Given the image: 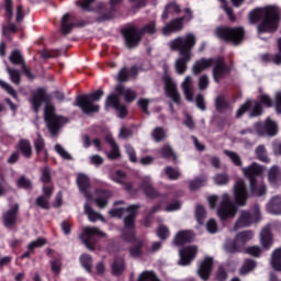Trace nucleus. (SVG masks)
Segmentation results:
<instances>
[{"label":"nucleus","instance_id":"obj_5","mask_svg":"<svg viewBox=\"0 0 281 281\" xmlns=\"http://www.w3.org/2000/svg\"><path fill=\"white\" fill-rule=\"evenodd\" d=\"M244 177L249 181V188L252 196H265L267 194V186L258 184V177L262 176V166L252 162L250 166L243 168Z\"/></svg>","mask_w":281,"mask_h":281},{"label":"nucleus","instance_id":"obj_36","mask_svg":"<svg viewBox=\"0 0 281 281\" xmlns=\"http://www.w3.org/2000/svg\"><path fill=\"white\" fill-rule=\"evenodd\" d=\"M261 245L263 249H271V245H273V237L271 236V229L263 228L261 231Z\"/></svg>","mask_w":281,"mask_h":281},{"label":"nucleus","instance_id":"obj_6","mask_svg":"<svg viewBox=\"0 0 281 281\" xmlns=\"http://www.w3.org/2000/svg\"><path fill=\"white\" fill-rule=\"evenodd\" d=\"M215 34L220 41L231 43L235 47L243 45L246 36L245 27L243 26H218L215 30Z\"/></svg>","mask_w":281,"mask_h":281},{"label":"nucleus","instance_id":"obj_54","mask_svg":"<svg viewBox=\"0 0 281 281\" xmlns=\"http://www.w3.org/2000/svg\"><path fill=\"white\" fill-rule=\"evenodd\" d=\"M213 181L216 186H227L229 183V175L226 172L217 173L214 176Z\"/></svg>","mask_w":281,"mask_h":281},{"label":"nucleus","instance_id":"obj_32","mask_svg":"<svg viewBox=\"0 0 281 281\" xmlns=\"http://www.w3.org/2000/svg\"><path fill=\"white\" fill-rule=\"evenodd\" d=\"M76 27V23L71 21V14L66 13L61 18V24H60V30L61 34L67 35L71 34V31Z\"/></svg>","mask_w":281,"mask_h":281},{"label":"nucleus","instance_id":"obj_58","mask_svg":"<svg viewBox=\"0 0 281 281\" xmlns=\"http://www.w3.org/2000/svg\"><path fill=\"white\" fill-rule=\"evenodd\" d=\"M224 154L226 155V157H229L234 166H243V159H240V156L236 154V151L224 150Z\"/></svg>","mask_w":281,"mask_h":281},{"label":"nucleus","instance_id":"obj_23","mask_svg":"<svg viewBox=\"0 0 281 281\" xmlns=\"http://www.w3.org/2000/svg\"><path fill=\"white\" fill-rule=\"evenodd\" d=\"M183 21H186V16L171 20L167 25L162 27V34L168 36V34H173V32H181V30H183Z\"/></svg>","mask_w":281,"mask_h":281},{"label":"nucleus","instance_id":"obj_31","mask_svg":"<svg viewBox=\"0 0 281 281\" xmlns=\"http://www.w3.org/2000/svg\"><path fill=\"white\" fill-rule=\"evenodd\" d=\"M18 149L25 157L32 159V143L27 138H21L18 143Z\"/></svg>","mask_w":281,"mask_h":281},{"label":"nucleus","instance_id":"obj_1","mask_svg":"<svg viewBox=\"0 0 281 281\" xmlns=\"http://www.w3.org/2000/svg\"><path fill=\"white\" fill-rule=\"evenodd\" d=\"M251 25H257L258 34H273L278 32L281 21V11L277 5L256 8L248 15Z\"/></svg>","mask_w":281,"mask_h":281},{"label":"nucleus","instance_id":"obj_29","mask_svg":"<svg viewBox=\"0 0 281 281\" xmlns=\"http://www.w3.org/2000/svg\"><path fill=\"white\" fill-rule=\"evenodd\" d=\"M158 155L161 159H167V161L171 160L173 164H177V154L175 153V149H172V146L168 144L158 149Z\"/></svg>","mask_w":281,"mask_h":281},{"label":"nucleus","instance_id":"obj_24","mask_svg":"<svg viewBox=\"0 0 281 281\" xmlns=\"http://www.w3.org/2000/svg\"><path fill=\"white\" fill-rule=\"evenodd\" d=\"M95 196L94 203L98 207L104 210V207L109 205V199L113 196V194L106 189H95Z\"/></svg>","mask_w":281,"mask_h":281},{"label":"nucleus","instance_id":"obj_55","mask_svg":"<svg viewBox=\"0 0 281 281\" xmlns=\"http://www.w3.org/2000/svg\"><path fill=\"white\" fill-rule=\"evenodd\" d=\"M165 175L170 179V181H177V179L181 177V172L170 166L165 168Z\"/></svg>","mask_w":281,"mask_h":281},{"label":"nucleus","instance_id":"obj_64","mask_svg":"<svg viewBox=\"0 0 281 281\" xmlns=\"http://www.w3.org/2000/svg\"><path fill=\"white\" fill-rule=\"evenodd\" d=\"M278 177H280V168L274 166L268 172L270 183H278Z\"/></svg>","mask_w":281,"mask_h":281},{"label":"nucleus","instance_id":"obj_27","mask_svg":"<svg viewBox=\"0 0 281 281\" xmlns=\"http://www.w3.org/2000/svg\"><path fill=\"white\" fill-rule=\"evenodd\" d=\"M77 186L80 193L85 195L86 199H91V193H89V188H91V180L85 173H80L77 177Z\"/></svg>","mask_w":281,"mask_h":281},{"label":"nucleus","instance_id":"obj_40","mask_svg":"<svg viewBox=\"0 0 281 281\" xmlns=\"http://www.w3.org/2000/svg\"><path fill=\"white\" fill-rule=\"evenodd\" d=\"M271 267L274 271H281V248H277L272 251Z\"/></svg>","mask_w":281,"mask_h":281},{"label":"nucleus","instance_id":"obj_45","mask_svg":"<svg viewBox=\"0 0 281 281\" xmlns=\"http://www.w3.org/2000/svg\"><path fill=\"white\" fill-rule=\"evenodd\" d=\"M10 63H12V65H25V58H23V55L21 54V50L19 49H14L10 57H9Z\"/></svg>","mask_w":281,"mask_h":281},{"label":"nucleus","instance_id":"obj_11","mask_svg":"<svg viewBox=\"0 0 281 281\" xmlns=\"http://www.w3.org/2000/svg\"><path fill=\"white\" fill-rule=\"evenodd\" d=\"M235 203L240 207L247 205L249 199V191H247V184L244 179H238L234 186Z\"/></svg>","mask_w":281,"mask_h":281},{"label":"nucleus","instance_id":"obj_34","mask_svg":"<svg viewBox=\"0 0 281 281\" xmlns=\"http://www.w3.org/2000/svg\"><path fill=\"white\" fill-rule=\"evenodd\" d=\"M278 52L277 54H265L262 60L265 63H273L274 65H281V37L278 38Z\"/></svg>","mask_w":281,"mask_h":281},{"label":"nucleus","instance_id":"obj_46","mask_svg":"<svg viewBox=\"0 0 281 281\" xmlns=\"http://www.w3.org/2000/svg\"><path fill=\"white\" fill-rule=\"evenodd\" d=\"M80 262H81V266L83 267V269H86V271L88 273H91V267L93 265V258L91 257V255H89V254L81 255Z\"/></svg>","mask_w":281,"mask_h":281},{"label":"nucleus","instance_id":"obj_19","mask_svg":"<svg viewBox=\"0 0 281 281\" xmlns=\"http://www.w3.org/2000/svg\"><path fill=\"white\" fill-rule=\"evenodd\" d=\"M214 269V258L205 257L199 266L198 274L203 281L210 280L212 270Z\"/></svg>","mask_w":281,"mask_h":281},{"label":"nucleus","instance_id":"obj_33","mask_svg":"<svg viewBox=\"0 0 281 281\" xmlns=\"http://www.w3.org/2000/svg\"><path fill=\"white\" fill-rule=\"evenodd\" d=\"M267 211L269 214H274L277 216L281 215V196H273L267 205Z\"/></svg>","mask_w":281,"mask_h":281},{"label":"nucleus","instance_id":"obj_42","mask_svg":"<svg viewBox=\"0 0 281 281\" xmlns=\"http://www.w3.org/2000/svg\"><path fill=\"white\" fill-rule=\"evenodd\" d=\"M207 182V178L206 177H196L193 180L189 181V189L194 192V190H199V188H203V186H205V183Z\"/></svg>","mask_w":281,"mask_h":281},{"label":"nucleus","instance_id":"obj_25","mask_svg":"<svg viewBox=\"0 0 281 281\" xmlns=\"http://www.w3.org/2000/svg\"><path fill=\"white\" fill-rule=\"evenodd\" d=\"M46 126L52 135H58V131L63 128V124H65L66 120L63 116H52L50 119H46Z\"/></svg>","mask_w":281,"mask_h":281},{"label":"nucleus","instance_id":"obj_22","mask_svg":"<svg viewBox=\"0 0 281 281\" xmlns=\"http://www.w3.org/2000/svg\"><path fill=\"white\" fill-rule=\"evenodd\" d=\"M214 65V58H205L202 57L199 60H195V63L192 66V74L193 76H201L205 69H210Z\"/></svg>","mask_w":281,"mask_h":281},{"label":"nucleus","instance_id":"obj_50","mask_svg":"<svg viewBox=\"0 0 281 281\" xmlns=\"http://www.w3.org/2000/svg\"><path fill=\"white\" fill-rule=\"evenodd\" d=\"M254 102L251 100H247L245 103H243L239 109L236 112L235 117L237 120H240V117H243V115H245V113H247L248 111L251 110Z\"/></svg>","mask_w":281,"mask_h":281},{"label":"nucleus","instance_id":"obj_9","mask_svg":"<svg viewBox=\"0 0 281 281\" xmlns=\"http://www.w3.org/2000/svg\"><path fill=\"white\" fill-rule=\"evenodd\" d=\"M260 221V205H254V214L249 211H243L235 223L234 229H240V227H249L251 223H258Z\"/></svg>","mask_w":281,"mask_h":281},{"label":"nucleus","instance_id":"obj_18","mask_svg":"<svg viewBox=\"0 0 281 281\" xmlns=\"http://www.w3.org/2000/svg\"><path fill=\"white\" fill-rule=\"evenodd\" d=\"M255 128L258 135H268L269 137L278 135V124L271 119H267L265 123H257Z\"/></svg>","mask_w":281,"mask_h":281},{"label":"nucleus","instance_id":"obj_62","mask_svg":"<svg viewBox=\"0 0 281 281\" xmlns=\"http://www.w3.org/2000/svg\"><path fill=\"white\" fill-rule=\"evenodd\" d=\"M151 135H153L155 142H157V143L164 142V139H166V131H164V127L154 128Z\"/></svg>","mask_w":281,"mask_h":281},{"label":"nucleus","instance_id":"obj_21","mask_svg":"<svg viewBox=\"0 0 281 281\" xmlns=\"http://www.w3.org/2000/svg\"><path fill=\"white\" fill-rule=\"evenodd\" d=\"M140 190H143L145 196L147 199H159L161 194L155 187H153V180L150 178H143L140 181Z\"/></svg>","mask_w":281,"mask_h":281},{"label":"nucleus","instance_id":"obj_63","mask_svg":"<svg viewBox=\"0 0 281 281\" xmlns=\"http://www.w3.org/2000/svg\"><path fill=\"white\" fill-rule=\"evenodd\" d=\"M227 270L225 269V266L221 265L217 268V271L215 272V280L216 281H227Z\"/></svg>","mask_w":281,"mask_h":281},{"label":"nucleus","instance_id":"obj_13","mask_svg":"<svg viewBox=\"0 0 281 281\" xmlns=\"http://www.w3.org/2000/svg\"><path fill=\"white\" fill-rule=\"evenodd\" d=\"M47 102H52V95L47 93L45 88H37L35 92L32 93L31 104L34 113H38L43 103L47 104Z\"/></svg>","mask_w":281,"mask_h":281},{"label":"nucleus","instance_id":"obj_7","mask_svg":"<svg viewBox=\"0 0 281 281\" xmlns=\"http://www.w3.org/2000/svg\"><path fill=\"white\" fill-rule=\"evenodd\" d=\"M236 214H238V205L232 201L229 194L224 193L220 207L217 209V215L221 221H228V218H234Z\"/></svg>","mask_w":281,"mask_h":281},{"label":"nucleus","instance_id":"obj_52","mask_svg":"<svg viewBox=\"0 0 281 281\" xmlns=\"http://www.w3.org/2000/svg\"><path fill=\"white\" fill-rule=\"evenodd\" d=\"M7 71L10 76V80L11 82H13V85H21V71H19L18 69H14V68H10L8 67L7 68Z\"/></svg>","mask_w":281,"mask_h":281},{"label":"nucleus","instance_id":"obj_53","mask_svg":"<svg viewBox=\"0 0 281 281\" xmlns=\"http://www.w3.org/2000/svg\"><path fill=\"white\" fill-rule=\"evenodd\" d=\"M207 214V211H205V207L203 205H198L195 209V218L199 225H203L205 223V216Z\"/></svg>","mask_w":281,"mask_h":281},{"label":"nucleus","instance_id":"obj_56","mask_svg":"<svg viewBox=\"0 0 281 281\" xmlns=\"http://www.w3.org/2000/svg\"><path fill=\"white\" fill-rule=\"evenodd\" d=\"M156 235L158 238H160V240H168V238H170V229H168L165 225H159L156 231Z\"/></svg>","mask_w":281,"mask_h":281},{"label":"nucleus","instance_id":"obj_35","mask_svg":"<svg viewBox=\"0 0 281 281\" xmlns=\"http://www.w3.org/2000/svg\"><path fill=\"white\" fill-rule=\"evenodd\" d=\"M85 210V214H87L89 221L91 223H95L97 221H105L104 216H102V214L93 211V209L91 207V204H89V202H87L83 206Z\"/></svg>","mask_w":281,"mask_h":281},{"label":"nucleus","instance_id":"obj_4","mask_svg":"<svg viewBox=\"0 0 281 281\" xmlns=\"http://www.w3.org/2000/svg\"><path fill=\"white\" fill-rule=\"evenodd\" d=\"M104 95V90L99 89L91 93H82L76 97L74 106L81 109L82 113L86 115H91V113H100V105L95 102H100Z\"/></svg>","mask_w":281,"mask_h":281},{"label":"nucleus","instance_id":"obj_60","mask_svg":"<svg viewBox=\"0 0 281 281\" xmlns=\"http://www.w3.org/2000/svg\"><path fill=\"white\" fill-rule=\"evenodd\" d=\"M115 14L113 10L109 9L104 13H101L98 18L97 21L98 23H104V21H112V19H115Z\"/></svg>","mask_w":281,"mask_h":281},{"label":"nucleus","instance_id":"obj_15","mask_svg":"<svg viewBox=\"0 0 281 281\" xmlns=\"http://www.w3.org/2000/svg\"><path fill=\"white\" fill-rule=\"evenodd\" d=\"M196 254H199V249L196 248V246L183 247L179 251L180 259L178 261V265H180L181 267H188L192 265V262L196 258Z\"/></svg>","mask_w":281,"mask_h":281},{"label":"nucleus","instance_id":"obj_12","mask_svg":"<svg viewBox=\"0 0 281 281\" xmlns=\"http://www.w3.org/2000/svg\"><path fill=\"white\" fill-rule=\"evenodd\" d=\"M105 106H110L111 109H114V111H116L117 116L121 120H124V117L128 115V108H126V104L120 101V95L115 93H110L106 97Z\"/></svg>","mask_w":281,"mask_h":281},{"label":"nucleus","instance_id":"obj_8","mask_svg":"<svg viewBox=\"0 0 281 281\" xmlns=\"http://www.w3.org/2000/svg\"><path fill=\"white\" fill-rule=\"evenodd\" d=\"M213 80L218 85L222 80H225L229 74H232V67L225 61V57L217 56L213 58Z\"/></svg>","mask_w":281,"mask_h":281},{"label":"nucleus","instance_id":"obj_39","mask_svg":"<svg viewBox=\"0 0 281 281\" xmlns=\"http://www.w3.org/2000/svg\"><path fill=\"white\" fill-rule=\"evenodd\" d=\"M229 106H231L229 101H227V99H225L224 95L216 97L215 109L217 113H221V114L225 113V111L229 109Z\"/></svg>","mask_w":281,"mask_h":281},{"label":"nucleus","instance_id":"obj_2","mask_svg":"<svg viewBox=\"0 0 281 281\" xmlns=\"http://www.w3.org/2000/svg\"><path fill=\"white\" fill-rule=\"evenodd\" d=\"M196 46V35L188 33L186 36H178L170 41L171 52H178L179 58L176 60V71L180 76L188 71V64L192 60V52Z\"/></svg>","mask_w":281,"mask_h":281},{"label":"nucleus","instance_id":"obj_20","mask_svg":"<svg viewBox=\"0 0 281 281\" xmlns=\"http://www.w3.org/2000/svg\"><path fill=\"white\" fill-rule=\"evenodd\" d=\"M33 144L37 157H41V161L47 164V161H49V151H47V148H45V138H43L41 134H37V137Z\"/></svg>","mask_w":281,"mask_h":281},{"label":"nucleus","instance_id":"obj_61","mask_svg":"<svg viewBox=\"0 0 281 281\" xmlns=\"http://www.w3.org/2000/svg\"><path fill=\"white\" fill-rule=\"evenodd\" d=\"M254 106L251 111L249 112V117H260L262 115L263 110H262V104L258 101L254 102Z\"/></svg>","mask_w":281,"mask_h":281},{"label":"nucleus","instance_id":"obj_59","mask_svg":"<svg viewBox=\"0 0 281 281\" xmlns=\"http://www.w3.org/2000/svg\"><path fill=\"white\" fill-rule=\"evenodd\" d=\"M35 205H37V207H41V210H50V205H49V199L45 198V195H40L37 196V199L35 200Z\"/></svg>","mask_w":281,"mask_h":281},{"label":"nucleus","instance_id":"obj_49","mask_svg":"<svg viewBox=\"0 0 281 281\" xmlns=\"http://www.w3.org/2000/svg\"><path fill=\"white\" fill-rule=\"evenodd\" d=\"M255 267H256V261H255V260H252V259H246V260L244 261L243 267H241L240 270H239V273H240L241 276H247V273H249L250 271H254Z\"/></svg>","mask_w":281,"mask_h":281},{"label":"nucleus","instance_id":"obj_30","mask_svg":"<svg viewBox=\"0 0 281 281\" xmlns=\"http://www.w3.org/2000/svg\"><path fill=\"white\" fill-rule=\"evenodd\" d=\"M125 269H126V261L124 260V258L115 257L111 265L112 276H115L117 278L122 276V273H124Z\"/></svg>","mask_w":281,"mask_h":281},{"label":"nucleus","instance_id":"obj_10","mask_svg":"<svg viewBox=\"0 0 281 281\" xmlns=\"http://www.w3.org/2000/svg\"><path fill=\"white\" fill-rule=\"evenodd\" d=\"M123 240L125 243H131L132 247H130V255L132 258H139L142 256L144 241L140 238H137L135 232L125 231L123 233Z\"/></svg>","mask_w":281,"mask_h":281},{"label":"nucleus","instance_id":"obj_44","mask_svg":"<svg viewBox=\"0 0 281 281\" xmlns=\"http://www.w3.org/2000/svg\"><path fill=\"white\" fill-rule=\"evenodd\" d=\"M40 181L44 183V186L52 184V168L48 166L41 169Z\"/></svg>","mask_w":281,"mask_h":281},{"label":"nucleus","instance_id":"obj_41","mask_svg":"<svg viewBox=\"0 0 281 281\" xmlns=\"http://www.w3.org/2000/svg\"><path fill=\"white\" fill-rule=\"evenodd\" d=\"M135 218L133 215L124 217V228L122 229V238H124V232H135Z\"/></svg>","mask_w":281,"mask_h":281},{"label":"nucleus","instance_id":"obj_51","mask_svg":"<svg viewBox=\"0 0 281 281\" xmlns=\"http://www.w3.org/2000/svg\"><path fill=\"white\" fill-rule=\"evenodd\" d=\"M256 155L257 159H259V161H262L263 164H269V161H271V159H269L267 156V148H265V145H259L256 148Z\"/></svg>","mask_w":281,"mask_h":281},{"label":"nucleus","instance_id":"obj_26","mask_svg":"<svg viewBox=\"0 0 281 281\" xmlns=\"http://www.w3.org/2000/svg\"><path fill=\"white\" fill-rule=\"evenodd\" d=\"M115 95H119V100L123 95L125 102H127V103L135 102V100L137 99V92H135L134 90H132L130 88L126 89L122 85H117L115 87Z\"/></svg>","mask_w":281,"mask_h":281},{"label":"nucleus","instance_id":"obj_48","mask_svg":"<svg viewBox=\"0 0 281 281\" xmlns=\"http://www.w3.org/2000/svg\"><path fill=\"white\" fill-rule=\"evenodd\" d=\"M16 187L20 188L21 190H32L33 183L32 180H30L27 177L21 176L16 180Z\"/></svg>","mask_w":281,"mask_h":281},{"label":"nucleus","instance_id":"obj_3","mask_svg":"<svg viewBox=\"0 0 281 281\" xmlns=\"http://www.w3.org/2000/svg\"><path fill=\"white\" fill-rule=\"evenodd\" d=\"M121 34L123 36L124 45L127 49H135L139 47V43H142V38H144L145 34H157V23L155 21H150L145 24L142 29L137 27L135 24H128L121 30Z\"/></svg>","mask_w":281,"mask_h":281},{"label":"nucleus","instance_id":"obj_14","mask_svg":"<svg viewBox=\"0 0 281 281\" xmlns=\"http://www.w3.org/2000/svg\"><path fill=\"white\" fill-rule=\"evenodd\" d=\"M162 80L165 82V93L167 98H170L175 104H181V94L179 93V89L177 88V83L172 80V77L166 75Z\"/></svg>","mask_w":281,"mask_h":281},{"label":"nucleus","instance_id":"obj_37","mask_svg":"<svg viewBox=\"0 0 281 281\" xmlns=\"http://www.w3.org/2000/svg\"><path fill=\"white\" fill-rule=\"evenodd\" d=\"M225 248L228 254H243L245 251L241 245L237 241L236 237L228 240Z\"/></svg>","mask_w":281,"mask_h":281},{"label":"nucleus","instance_id":"obj_38","mask_svg":"<svg viewBox=\"0 0 281 281\" xmlns=\"http://www.w3.org/2000/svg\"><path fill=\"white\" fill-rule=\"evenodd\" d=\"M235 238L237 239L238 244L245 249V246L247 243L250 241L251 238H254V232L251 231H244L238 233Z\"/></svg>","mask_w":281,"mask_h":281},{"label":"nucleus","instance_id":"obj_47","mask_svg":"<svg viewBox=\"0 0 281 281\" xmlns=\"http://www.w3.org/2000/svg\"><path fill=\"white\" fill-rule=\"evenodd\" d=\"M137 281H160L155 271L145 270L139 276Z\"/></svg>","mask_w":281,"mask_h":281},{"label":"nucleus","instance_id":"obj_43","mask_svg":"<svg viewBox=\"0 0 281 281\" xmlns=\"http://www.w3.org/2000/svg\"><path fill=\"white\" fill-rule=\"evenodd\" d=\"M3 9L4 19L12 21V16H14V2L12 0H4Z\"/></svg>","mask_w":281,"mask_h":281},{"label":"nucleus","instance_id":"obj_28","mask_svg":"<svg viewBox=\"0 0 281 281\" xmlns=\"http://www.w3.org/2000/svg\"><path fill=\"white\" fill-rule=\"evenodd\" d=\"M188 243H192V232L190 231H180L173 238V245L176 247H183Z\"/></svg>","mask_w":281,"mask_h":281},{"label":"nucleus","instance_id":"obj_57","mask_svg":"<svg viewBox=\"0 0 281 281\" xmlns=\"http://www.w3.org/2000/svg\"><path fill=\"white\" fill-rule=\"evenodd\" d=\"M0 87L3 89V91H7V93L9 95H11V98H13L14 100H16V98H19L16 90H14V88L12 86H10L8 82H5L1 79H0Z\"/></svg>","mask_w":281,"mask_h":281},{"label":"nucleus","instance_id":"obj_16","mask_svg":"<svg viewBox=\"0 0 281 281\" xmlns=\"http://www.w3.org/2000/svg\"><path fill=\"white\" fill-rule=\"evenodd\" d=\"M92 236H104V233L100 231L98 227H86L82 232V235L80 236V239L82 240L83 245L89 249L90 251H95V244L91 241Z\"/></svg>","mask_w":281,"mask_h":281},{"label":"nucleus","instance_id":"obj_17","mask_svg":"<svg viewBox=\"0 0 281 281\" xmlns=\"http://www.w3.org/2000/svg\"><path fill=\"white\" fill-rule=\"evenodd\" d=\"M19 203L13 204L10 210L2 214V223L7 229H12L19 218Z\"/></svg>","mask_w":281,"mask_h":281}]
</instances>
